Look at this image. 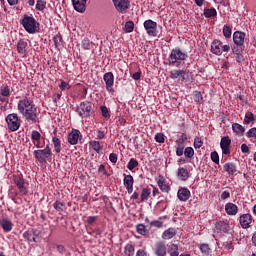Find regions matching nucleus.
Instances as JSON below:
<instances>
[{
  "label": "nucleus",
  "mask_w": 256,
  "mask_h": 256,
  "mask_svg": "<svg viewBox=\"0 0 256 256\" xmlns=\"http://www.w3.org/2000/svg\"><path fill=\"white\" fill-rule=\"evenodd\" d=\"M223 35H224V37H226V39H230V37H231V27L230 26L225 25L223 27Z\"/></svg>",
  "instance_id": "a18cd8bd"
},
{
  "label": "nucleus",
  "mask_w": 256,
  "mask_h": 256,
  "mask_svg": "<svg viewBox=\"0 0 256 256\" xmlns=\"http://www.w3.org/2000/svg\"><path fill=\"white\" fill-rule=\"evenodd\" d=\"M247 137H248L249 139H251V138L256 139V127H253V128H251V129L248 130V132H247Z\"/></svg>",
  "instance_id": "3c124183"
},
{
  "label": "nucleus",
  "mask_w": 256,
  "mask_h": 256,
  "mask_svg": "<svg viewBox=\"0 0 256 256\" xmlns=\"http://www.w3.org/2000/svg\"><path fill=\"white\" fill-rule=\"evenodd\" d=\"M155 141L157 143H165V136L163 134H161V133H157L155 135Z\"/></svg>",
  "instance_id": "603ef678"
},
{
  "label": "nucleus",
  "mask_w": 256,
  "mask_h": 256,
  "mask_svg": "<svg viewBox=\"0 0 256 256\" xmlns=\"http://www.w3.org/2000/svg\"><path fill=\"white\" fill-rule=\"evenodd\" d=\"M102 117H105V119H109L111 117V114H109V109H107V106H101L100 107Z\"/></svg>",
  "instance_id": "c03bdc74"
},
{
  "label": "nucleus",
  "mask_w": 256,
  "mask_h": 256,
  "mask_svg": "<svg viewBox=\"0 0 256 256\" xmlns=\"http://www.w3.org/2000/svg\"><path fill=\"white\" fill-rule=\"evenodd\" d=\"M211 249L209 248V245L208 244H202L200 246V251L204 254V255H209V251Z\"/></svg>",
  "instance_id": "8fccbe9b"
},
{
  "label": "nucleus",
  "mask_w": 256,
  "mask_h": 256,
  "mask_svg": "<svg viewBox=\"0 0 256 256\" xmlns=\"http://www.w3.org/2000/svg\"><path fill=\"white\" fill-rule=\"evenodd\" d=\"M239 223L242 229H249V227H251V224L253 223V216H251V214L249 213L242 214L239 217Z\"/></svg>",
  "instance_id": "f8f14e48"
},
{
  "label": "nucleus",
  "mask_w": 256,
  "mask_h": 256,
  "mask_svg": "<svg viewBox=\"0 0 256 256\" xmlns=\"http://www.w3.org/2000/svg\"><path fill=\"white\" fill-rule=\"evenodd\" d=\"M52 156L53 152L51 151L49 144L46 145L45 149L34 151V157L38 163H41V165H45V163H47Z\"/></svg>",
  "instance_id": "7ed1b4c3"
},
{
  "label": "nucleus",
  "mask_w": 256,
  "mask_h": 256,
  "mask_svg": "<svg viewBox=\"0 0 256 256\" xmlns=\"http://www.w3.org/2000/svg\"><path fill=\"white\" fill-rule=\"evenodd\" d=\"M79 135H81L79 130L72 131L68 135V143H70V145H77V143H79Z\"/></svg>",
  "instance_id": "412c9836"
},
{
  "label": "nucleus",
  "mask_w": 256,
  "mask_h": 256,
  "mask_svg": "<svg viewBox=\"0 0 256 256\" xmlns=\"http://www.w3.org/2000/svg\"><path fill=\"white\" fill-rule=\"evenodd\" d=\"M144 29L149 37H157V22L151 19L144 21Z\"/></svg>",
  "instance_id": "0eeeda50"
},
{
  "label": "nucleus",
  "mask_w": 256,
  "mask_h": 256,
  "mask_svg": "<svg viewBox=\"0 0 256 256\" xmlns=\"http://www.w3.org/2000/svg\"><path fill=\"white\" fill-rule=\"evenodd\" d=\"M157 185L162 193H169L171 191V186L167 184L163 176H159V179L157 180Z\"/></svg>",
  "instance_id": "dca6fc26"
},
{
  "label": "nucleus",
  "mask_w": 256,
  "mask_h": 256,
  "mask_svg": "<svg viewBox=\"0 0 256 256\" xmlns=\"http://www.w3.org/2000/svg\"><path fill=\"white\" fill-rule=\"evenodd\" d=\"M36 9L38 11H43V9H45V1L38 0L37 3H36Z\"/></svg>",
  "instance_id": "864d4df0"
},
{
  "label": "nucleus",
  "mask_w": 256,
  "mask_h": 256,
  "mask_svg": "<svg viewBox=\"0 0 256 256\" xmlns=\"http://www.w3.org/2000/svg\"><path fill=\"white\" fill-rule=\"evenodd\" d=\"M241 151L242 153H249V146H247V144H242Z\"/></svg>",
  "instance_id": "69168bd1"
},
{
  "label": "nucleus",
  "mask_w": 256,
  "mask_h": 256,
  "mask_svg": "<svg viewBox=\"0 0 256 256\" xmlns=\"http://www.w3.org/2000/svg\"><path fill=\"white\" fill-rule=\"evenodd\" d=\"M82 47L83 49L89 50L91 47H93V42H91L89 39L85 38L82 40Z\"/></svg>",
  "instance_id": "ea45409f"
},
{
  "label": "nucleus",
  "mask_w": 256,
  "mask_h": 256,
  "mask_svg": "<svg viewBox=\"0 0 256 256\" xmlns=\"http://www.w3.org/2000/svg\"><path fill=\"white\" fill-rule=\"evenodd\" d=\"M13 181H14L16 187L18 188V190L20 191L21 195H27L29 193V189H27V187H25V179H23V177H21L19 175H14Z\"/></svg>",
  "instance_id": "1a4fd4ad"
},
{
  "label": "nucleus",
  "mask_w": 256,
  "mask_h": 256,
  "mask_svg": "<svg viewBox=\"0 0 256 256\" xmlns=\"http://www.w3.org/2000/svg\"><path fill=\"white\" fill-rule=\"evenodd\" d=\"M232 52L234 53V55H239L241 53H243V45H234L232 47Z\"/></svg>",
  "instance_id": "79ce46f5"
},
{
  "label": "nucleus",
  "mask_w": 256,
  "mask_h": 256,
  "mask_svg": "<svg viewBox=\"0 0 256 256\" xmlns=\"http://www.w3.org/2000/svg\"><path fill=\"white\" fill-rule=\"evenodd\" d=\"M223 169L228 175H235L237 173V166L232 162L224 164Z\"/></svg>",
  "instance_id": "393cba45"
},
{
  "label": "nucleus",
  "mask_w": 256,
  "mask_h": 256,
  "mask_svg": "<svg viewBox=\"0 0 256 256\" xmlns=\"http://www.w3.org/2000/svg\"><path fill=\"white\" fill-rule=\"evenodd\" d=\"M11 95V90L9 89V86L2 85L0 87V101L3 103L5 102V97H9Z\"/></svg>",
  "instance_id": "b1692460"
},
{
  "label": "nucleus",
  "mask_w": 256,
  "mask_h": 256,
  "mask_svg": "<svg viewBox=\"0 0 256 256\" xmlns=\"http://www.w3.org/2000/svg\"><path fill=\"white\" fill-rule=\"evenodd\" d=\"M181 75H185L184 70H172L170 72V79H177V77H181Z\"/></svg>",
  "instance_id": "4c0bfd02"
},
{
  "label": "nucleus",
  "mask_w": 256,
  "mask_h": 256,
  "mask_svg": "<svg viewBox=\"0 0 256 256\" xmlns=\"http://www.w3.org/2000/svg\"><path fill=\"white\" fill-rule=\"evenodd\" d=\"M137 229V233H139V235H146L147 233V227L144 224H138L136 226Z\"/></svg>",
  "instance_id": "58836bf2"
},
{
  "label": "nucleus",
  "mask_w": 256,
  "mask_h": 256,
  "mask_svg": "<svg viewBox=\"0 0 256 256\" xmlns=\"http://www.w3.org/2000/svg\"><path fill=\"white\" fill-rule=\"evenodd\" d=\"M114 3V7L118 13L125 14L129 11V7H131V2L129 0H112Z\"/></svg>",
  "instance_id": "423d86ee"
},
{
  "label": "nucleus",
  "mask_w": 256,
  "mask_h": 256,
  "mask_svg": "<svg viewBox=\"0 0 256 256\" xmlns=\"http://www.w3.org/2000/svg\"><path fill=\"white\" fill-rule=\"evenodd\" d=\"M18 113L22 115L23 119L30 125L39 121V110L31 96L26 95L22 97L17 103Z\"/></svg>",
  "instance_id": "f257e3e1"
},
{
  "label": "nucleus",
  "mask_w": 256,
  "mask_h": 256,
  "mask_svg": "<svg viewBox=\"0 0 256 256\" xmlns=\"http://www.w3.org/2000/svg\"><path fill=\"white\" fill-rule=\"evenodd\" d=\"M232 131H234V133H236V135H243L245 133V127H243V125L239 124V123H234L232 124Z\"/></svg>",
  "instance_id": "bb28decb"
},
{
  "label": "nucleus",
  "mask_w": 256,
  "mask_h": 256,
  "mask_svg": "<svg viewBox=\"0 0 256 256\" xmlns=\"http://www.w3.org/2000/svg\"><path fill=\"white\" fill-rule=\"evenodd\" d=\"M178 199L180 201H187L191 197V191L187 188H181L178 190Z\"/></svg>",
  "instance_id": "4be33fe9"
},
{
  "label": "nucleus",
  "mask_w": 256,
  "mask_h": 256,
  "mask_svg": "<svg viewBox=\"0 0 256 256\" xmlns=\"http://www.w3.org/2000/svg\"><path fill=\"white\" fill-rule=\"evenodd\" d=\"M105 135H106V133H105V131H103V130H98L97 131V139H105Z\"/></svg>",
  "instance_id": "e2e57ef3"
},
{
  "label": "nucleus",
  "mask_w": 256,
  "mask_h": 256,
  "mask_svg": "<svg viewBox=\"0 0 256 256\" xmlns=\"http://www.w3.org/2000/svg\"><path fill=\"white\" fill-rule=\"evenodd\" d=\"M59 88L61 89V91H69V89H71V85L65 81H62L59 85Z\"/></svg>",
  "instance_id": "09e8293b"
},
{
  "label": "nucleus",
  "mask_w": 256,
  "mask_h": 256,
  "mask_svg": "<svg viewBox=\"0 0 256 256\" xmlns=\"http://www.w3.org/2000/svg\"><path fill=\"white\" fill-rule=\"evenodd\" d=\"M33 232L31 231H26L23 233V237L24 239H26L27 241H30L31 239H33Z\"/></svg>",
  "instance_id": "6e6d98bb"
},
{
  "label": "nucleus",
  "mask_w": 256,
  "mask_h": 256,
  "mask_svg": "<svg viewBox=\"0 0 256 256\" xmlns=\"http://www.w3.org/2000/svg\"><path fill=\"white\" fill-rule=\"evenodd\" d=\"M177 175L181 181H187L189 179V172L185 168L178 169Z\"/></svg>",
  "instance_id": "c85d7f7f"
},
{
  "label": "nucleus",
  "mask_w": 256,
  "mask_h": 256,
  "mask_svg": "<svg viewBox=\"0 0 256 256\" xmlns=\"http://www.w3.org/2000/svg\"><path fill=\"white\" fill-rule=\"evenodd\" d=\"M229 197H231V193H229L228 191L222 192V194H221L222 201H225V199H229Z\"/></svg>",
  "instance_id": "680f3d73"
},
{
  "label": "nucleus",
  "mask_w": 256,
  "mask_h": 256,
  "mask_svg": "<svg viewBox=\"0 0 256 256\" xmlns=\"http://www.w3.org/2000/svg\"><path fill=\"white\" fill-rule=\"evenodd\" d=\"M211 159L213 163L219 164V154L217 153V151L211 152Z\"/></svg>",
  "instance_id": "5fc2aeb1"
},
{
  "label": "nucleus",
  "mask_w": 256,
  "mask_h": 256,
  "mask_svg": "<svg viewBox=\"0 0 256 256\" xmlns=\"http://www.w3.org/2000/svg\"><path fill=\"white\" fill-rule=\"evenodd\" d=\"M17 51L20 55H25L27 53V42L20 40L17 44Z\"/></svg>",
  "instance_id": "cd10ccee"
},
{
  "label": "nucleus",
  "mask_w": 256,
  "mask_h": 256,
  "mask_svg": "<svg viewBox=\"0 0 256 256\" xmlns=\"http://www.w3.org/2000/svg\"><path fill=\"white\" fill-rule=\"evenodd\" d=\"M187 55L179 49H173L168 58L170 67H179L181 61H185Z\"/></svg>",
  "instance_id": "20e7f679"
},
{
  "label": "nucleus",
  "mask_w": 256,
  "mask_h": 256,
  "mask_svg": "<svg viewBox=\"0 0 256 256\" xmlns=\"http://www.w3.org/2000/svg\"><path fill=\"white\" fill-rule=\"evenodd\" d=\"M133 183H135V180H133V177L130 174L124 177V187L129 195L133 193Z\"/></svg>",
  "instance_id": "f3484780"
},
{
  "label": "nucleus",
  "mask_w": 256,
  "mask_h": 256,
  "mask_svg": "<svg viewBox=\"0 0 256 256\" xmlns=\"http://www.w3.org/2000/svg\"><path fill=\"white\" fill-rule=\"evenodd\" d=\"M194 101L195 103H203V95H201V92L199 91H195L194 92Z\"/></svg>",
  "instance_id": "a19ab883"
},
{
  "label": "nucleus",
  "mask_w": 256,
  "mask_h": 256,
  "mask_svg": "<svg viewBox=\"0 0 256 256\" xmlns=\"http://www.w3.org/2000/svg\"><path fill=\"white\" fill-rule=\"evenodd\" d=\"M215 229H217V231H222L223 233H229V224L223 220L217 221L215 223Z\"/></svg>",
  "instance_id": "5701e85b"
},
{
  "label": "nucleus",
  "mask_w": 256,
  "mask_h": 256,
  "mask_svg": "<svg viewBox=\"0 0 256 256\" xmlns=\"http://www.w3.org/2000/svg\"><path fill=\"white\" fill-rule=\"evenodd\" d=\"M134 29H135V23L133 21H128L125 23V26H124L125 33H133Z\"/></svg>",
  "instance_id": "c9c22d12"
},
{
  "label": "nucleus",
  "mask_w": 256,
  "mask_h": 256,
  "mask_svg": "<svg viewBox=\"0 0 256 256\" xmlns=\"http://www.w3.org/2000/svg\"><path fill=\"white\" fill-rule=\"evenodd\" d=\"M204 17L211 19V17H217V10L215 8H205Z\"/></svg>",
  "instance_id": "c756f323"
},
{
  "label": "nucleus",
  "mask_w": 256,
  "mask_h": 256,
  "mask_svg": "<svg viewBox=\"0 0 256 256\" xmlns=\"http://www.w3.org/2000/svg\"><path fill=\"white\" fill-rule=\"evenodd\" d=\"M91 102H82L77 107V113L80 117H91Z\"/></svg>",
  "instance_id": "6e6552de"
},
{
  "label": "nucleus",
  "mask_w": 256,
  "mask_h": 256,
  "mask_svg": "<svg viewBox=\"0 0 256 256\" xmlns=\"http://www.w3.org/2000/svg\"><path fill=\"white\" fill-rule=\"evenodd\" d=\"M151 196V190L150 188H143L141 195H140V201L143 203L149 199Z\"/></svg>",
  "instance_id": "7c9ffc66"
},
{
  "label": "nucleus",
  "mask_w": 256,
  "mask_h": 256,
  "mask_svg": "<svg viewBox=\"0 0 256 256\" xmlns=\"http://www.w3.org/2000/svg\"><path fill=\"white\" fill-rule=\"evenodd\" d=\"M222 42L220 40H214L211 43V53H213L214 55H222Z\"/></svg>",
  "instance_id": "aec40b11"
},
{
  "label": "nucleus",
  "mask_w": 256,
  "mask_h": 256,
  "mask_svg": "<svg viewBox=\"0 0 256 256\" xmlns=\"http://www.w3.org/2000/svg\"><path fill=\"white\" fill-rule=\"evenodd\" d=\"M177 235L175 228H169L162 234V239H173Z\"/></svg>",
  "instance_id": "a878e982"
},
{
  "label": "nucleus",
  "mask_w": 256,
  "mask_h": 256,
  "mask_svg": "<svg viewBox=\"0 0 256 256\" xmlns=\"http://www.w3.org/2000/svg\"><path fill=\"white\" fill-rule=\"evenodd\" d=\"M253 122H255V115L253 114V112L246 113L244 117V123L246 125H250V123H253Z\"/></svg>",
  "instance_id": "f704fd0d"
},
{
  "label": "nucleus",
  "mask_w": 256,
  "mask_h": 256,
  "mask_svg": "<svg viewBox=\"0 0 256 256\" xmlns=\"http://www.w3.org/2000/svg\"><path fill=\"white\" fill-rule=\"evenodd\" d=\"M52 143L55 153H61V139H59L58 137H53Z\"/></svg>",
  "instance_id": "473e14b6"
},
{
  "label": "nucleus",
  "mask_w": 256,
  "mask_h": 256,
  "mask_svg": "<svg viewBox=\"0 0 256 256\" xmlns=\"http://www.w3.org/2000/svg\"><path fill=\"white\" fill-rule=\"evenodd\" d=\"M20 24L24 27L27 33H30V35L37 33V29H39V24L37 23V20L29 15H24L23 18L20 20Z\"/></svg>",
  "instance_id": "f03ea898"
},
{
  "label": "nucleus",
  "mask_w": 256,
  "mask_h": 256,
  "mask_svg": "<svg viewBox=\"0 0 256 256\" xmlns=\"http://www.w3.org/2000/svg\"><path fill=\"white\" fill-rule=\"evenodd\" d=\"M220 147L223 155H231V138H229V136L222 137Z\"/></svg>",
  "instance_id": "9b49d317"
},
{
  "label": "nucleus",
  "mask_w": 256,
  "mask_h": 256,
  "mask_svg": "<svg viewBox=\"0 0 256 256\" xmlns=\"http://www.w3.org/2000/svg\"><path fill=\"white\" fill-rule=\"evenodd\" d=\"M0 227L4 233H11L13 231V222L7 218H0Z\"/></svg>",
  "instance_id": "2eb2a0df"
},
{
  "label": "nucleus",
  "mask_w": 256,
  "mask_h": 256,
  "mask_svg": "<svg viewBox=\"0 0 256 256\" xmlns=\"http://www.w3.org/2000/svg\"><path fill=\"white\" fill-rule=\"evenodd\" d=\"M109 160L111 161V163H117V155L115 153H111L109 155Z\"/></svg>",
  "instance_id": "0e129e2a"
},
{
  "label": "nucleus",
  "mask_w": 256,
  "mask_h": 256,
  "mask_svg": "<svg viewBox=\"0 0 256 256\" xmlns=\"http://www.w3.org/2000/svg\"><path fill=\"white\" fill-rule=\"evenodd\" d=\"M125 256H135V247L132 244H127L124 250Z\"/></svg>",
  "instance_id": "72a5a7b5"
},
{
  "label": "nucleus",
  "mask_w": 256,
  "mask_h": 256,
  "mask_svg": "<svg viewBox=\"0 0 256 256\" xmlns=\"http://www.w3.org/2000/svg\"><path fill=\"white\" fill-rule=\"evenodd\" d=\"M61 40H62V38L59 35H56L53 38V41H54L55 45H59V43H61Z\"/></svg>",
  "instance_id": "338daca9"
},
{
  "label": "nucleus",
  "mask_w": 256,
  "mask_h": 256,
  "mask_svg": "<svg viewBox=\"0 0 256 256\" xmlns=\"http://www.w3.org/2000/svg\"><path fill=\"white\" fill-rule=\"evenodd\" d=\"M194 147L195 149H200V147H203V139H201L200 137H196L194 139Z\"/></svg>",
  "instance_id": "de8ad7c7"
},
{
  "label": "nucleus",
  "mask_w": 256,
  "mask_h": 256,
  "mask_svg": "<svg viewBox=\"0 0 256 256\" xmlns=\"http://www.w3.org/2000/svg\"><path fill=\"white\" fill-rule=\"evenodd\" d=\"M184 155L185 157H189V158L193 157V148L187 147L184 151Z\"/></svg>",
  "instance_id": "4d7b16f0"
},
{
  "label": "nucleus",
  "mask_w": 256,
  "mask_h": 256,
  "mask_svg": "<svg viewBox=\"0 0 256 256\" xmlns=\"http://www.w3.org/2000/svg\"><path fill=\"white\" fill-rule=\"evenodd\" d=\"M150 225L152 227H157L158 229H161V227H163V222L159 221V220H155V221H152L150 223Z\"/></svg>",
  "instance_id": "13d9d810"
},
{
  "label": "nucleus",
  "mask_w": 256,
  "mask_h": 256,
  "mask_svg": "<svg viewBox=\"0 0 256 256\" xmlns=\"http://www.w3.org/2000/svg\"><path fill=\"white\" fill-rule=\"evenodd\" d=\"M225 211L227 215L235 216L239 213V207H237L234 203L228 202L225 204Z\"/></svg>",
  "instance_id": "6ab92c4d"
},
{
  "label": "nucleus",
  "mask_w": 256,
  "mask_h": 256,
  "mask_svg": "<svg viewBox=\"0 0 256 256\" xmlns=\"http://www.w3.org/2000/svg\"><path fill=\"white\" fill-rule=\"evenodd\" d=\"M104 82L106 84V89L109 93H113L115 89H113V85L115 84V76H113V72H107L103 76Z\"/></svg>",
  "instance_id": "9d476101"
},
{
  "label": "nucleus",
  "mask_w": 256,
  "mask_h": 256,
  "mask_svg": "<svg viewBox=\"0 0 256 256\" xmlns=\"http://www.w3.org/2000/svg\"><path fill=\"white\" fill-rule=\"evenodd\" d=\"M136 256H147V252L143 249H139L137 252H136Z\"/></svg>",
  "instance_id": "774afa93"
},
{
  "label": "nucleus",
  "mask_w": 256,
  "mask_h": 256,
  "mask_svg": "<svg viewBox=\"0 0 256 256\" xmlns=\"http://www.w3.org/2000/svg\"><path fill=\"white\" fill-rule=\"evenodd\" d=\"M234 45H245V33L236 31L233 34Z\"/></svg>",
  "instance_id": "a211bd4d"
},
{
  "label": "nucleus",
  "mask_w": 256,
  "mask_h": 256,
  "mask_svg": "<svg viewBox=\"0 0 256 256\" xmlns=\"http://www.w3.org/2000/svg\"><path fill=\"white\" fill-rule=\"evenodd\" d=\"M135 167H139V162L137 161V159L131 158L127 164V169H129V171H133Z\"/></svg>",
  "instance_id": "e433bc0d"
},
{
  "label": "nucleus",
  "mask_w": 256,
  "mask_h": 256,
  "mask_svg": "<svg viewBox=\"0 0 256 256\" xmlns=\"http://www.w3.org/2000/svg\"><path fill=\"white\" fill-rule=\"evenodd\" d=\"M154 255L165 256L167 255V245L164 242H157L153 247Z\"/></svg>",
  "instance_id": "ddd939ff"
},
{
  "label": "nucleus",
  "mask_w": 256,
  "mask_h": 256,
  "mask_svg": "<svg viewBox=\"0 0 256 256\" xmlns=\"http://www.w3.org/2000/svg\"><path fill=\"white\" fill-rule=\"evenodd\" d=\"M98 173H100V175H107V170L105 169V165L101 164L99 166Z\"/></svg>",
  "instance_id": "052dcab7"
},
{
  "label": "nucleus",
  "mask_w": 256,
  "mask_h": 256,
  "mask_svg": "<svg viewBox=\"0 0 256 256\" xmlns=\"http://www.w3.org/2000/svg\"><path fill=\"white\" fill-rule=\"evenodd\" d=\"M6 123L9 131H19V127H21V118H19L17 113L8 114L6 116Z\"/></svg>",
  "instance_id": "39448f33"
},
{
  "label": "nucleus",
  "mask_w": 256,
  "mask_h": 256,
  "mask_svg": "<svg viewBox=\"0 0 256 256\" xmlns=\"http://www.w3.org/2000/svg\"><path fill=\"white\" fill-rule=\"evenodd\" d=\"M90 147H92V149L94 151H96V153H99L102 149L103 146L101 145V142L97 141V140H91L89 142Z\"/></svg>",
  "instance_id": "2f4dec72"
},
{
  "label": "nucleus",
  "mask_w": 256,
  "mask_h": 256,
  "mask_svg": "<svg viewBox=\"0 0 256 256\" xmlns=\"http://www.w3.org/2000/svg\"><path fill=\"white\" fill-rule=\"evenodd\" d=\"M72 5L78 13H85L87 9V0H72Z\"/></svg>",
  "instance_id": "4468645a"
},
{
  "label": "nucleus",
  "mask_w": 256,
  "mask_h": 256,
  "mask_svg": "<svg viewBox=\"0 0 256 256\" xmlns=\"http://www.w3.org/2000/svg\"><path fill=\"white\" fill-rule=\"evenodd\" d=\"M225 251H231L233 249V242L228 241L224 244Z\"/></svg>",
  "instance_id": "bf43d9fd"
},
{
  "label": "nucleus",
  "mask_w": 256,
  "mask_h": 256,
  "mask_svg": "<svg viewBox=\"0 0 256 256\" xmlns=\"http://www.w3.org/2000/svg\"><path fill=\"white\" fill-rule=\"evenodd\" d=\"M53 207L56 211H63V209H65V204H63V202H60V201H56L54 204H53Z\"/></svg>",
  "instance_id": "49530a36"
},
{
  "label": "nucleus",
  "mask_w": 256,
  "mask_h": 256,
  "mask_svg": "<svg viewBox=\"0 0 256 256\" xmlns=\"http://www.w3.org/2000/svg\"><path fill=\"white\" fill-rule=\"evenodd\" d=\"M31 139L32 141H41V133L37 130H33L31 133Z\"/></svg>",
  "instance_id": "37998d69"
}]
</instances>
